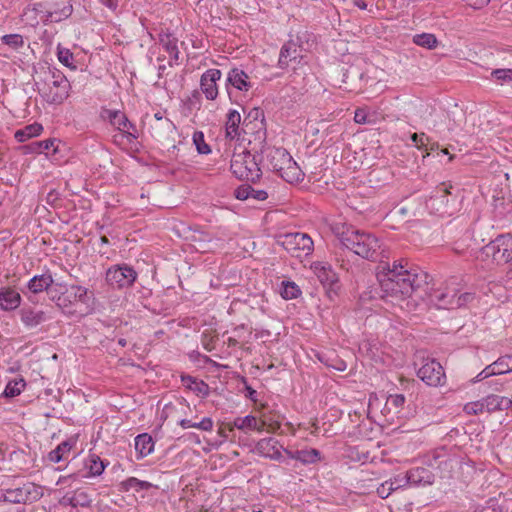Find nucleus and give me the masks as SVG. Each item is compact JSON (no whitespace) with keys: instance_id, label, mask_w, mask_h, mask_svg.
I'll return each instance as SVG.
<instances>
[{"instance_id":"obj_1","label":"nucleus","mask_w":512,"mask_h":512,"mask_svg":"<svg viewBox=\"0 0 512 512\" xmlns=\"http://www.w3.org/2000/svg\"><path fill=\"white\" fill-rule=\"evenodd\" d=\"M377 278L381 290V298L404 300L418 290L429 285L430 276L419 269L408 267L404 259L393 261L392 264L380 261L377 266Z\"/></svg>"},{"instance_id":"obj_2","label":"nucleus","mask_w":512,"mask_h":512,"mask_svg":"<svg viewBox=\"0 0 512 512\" xmlns=\"http://www.w3.org/2000/svg\"><path fill=\"white\" fill-rule=\"evenodd\" d=\"M335 234L344 248L361 258L369 261H383L385 251L381 241L374 234L346 225L336 227Z\"/></svg>"},{"instance_id":"obj_3","label":"nucleus","mask_w":512,"mask_h":512,"mask_svg":"<svg viewBox=\"0 0 512 512\" xmlns=\"http://www.w3.org/2000/svg\"><path fill=\"white\" fill-rule=\"evenodd\" d=\"M268 166L288 183L303 180L304 173L289 152L282 147H267L262 150Z\"/></svg>"},{"instance_id":"obj_4","label":"nucleus","mask_w":512,"mask_h":512,"mask_svg":"<svg viewBox=\"0 0 512 512\" xmlns=\"http://www.w3.org/2000/svg\"><path fill=\"white\" fill-rule=\"evenodd\" d=\"M43 82V87H38V90L47 103L61 104L68 97L70 83L62 72L49 70Z\"/></svg>"},{"instance_id":"obj_5","label":"nucleus","mask_w":512,"mask_h":512,"mask_svg":"<svg viewBox=\"0 0 512 512\" xmlns=\"http://www.w3.org/2000/svg\"><path fill=\"white\" fill-rule=\"evenodd\" d=\"M33 12L44 24L67 19L73 11L70 0H41L33 4Z\"/></svg>"},{"instance_id":"obj_6","label":"nucleus","mask_w":512,"mask_h":512,"mask_svg":"<svg viewBox=\"0 0 512 512\" xmlns=\"http://www.w3.org/2000/svg\"><path fill=\"white\" fill-rule=\"evenodd\" d=\"M230 169L232 173L240 180L255 182L262 176L256 156L248 150L234 153L231 159Z\"/></svg>"},{"instance_id":"obj_7","label":"nucleus","mask_w":512,"mask_h":512,"mask_svg":"<svg viewBox=\"0 0 512 512\" xmlns=\"http://www.w3.org/2000/svg\"><path fill=\"white\" fill-rule=\"evenodd\" d=\"M277 243L282 246L292 257L303 258L313 252L312 238L301 232L286 233L278 236Z\"/></svg>"},{"instance_id":"obj_8","label":"nucleus","mask_w":512,"mask_h":512,"mask_svg":"<svg viewBox=\"0 0 512 512\" xmlns=\"http://www.w3.org/2000/svg\"><path fill=\"white\" fill-rule=\"evenodd\" d=\"M481 252L486 257H490L497 265H512V234H500L495 239L485 245Z\"/></svg>"},{"instance_id":"obj_9","label":"nucleus","mask_w":512,"mask_h":512,"mask_svg":"<svg viewBox=\"0 0 512 512\" xmlns=\"http://www.w3.org/2000/svg\"><path fill=\"white\" fill-rule=\"evenodd\" d=\"M106 282L116 289L131 287L137 279V272L129 265H114L106 271Z\"/></svg>"},{"instance_id":"obj_10","label":"nucleus","mask_w":512,"mask_h":512,"mask_svg":"<svg viewBox=\"0 0 512 512\" xmlns=\"http://www.w3.org/2000/svg\"><path fill=\"white\" fill-rule=\"evenodd\" d=\"M43 496L41 486L28 482L21 487L8 489L4 492V502L20 504L35 502Z\"/></svg>"},{"instance_id":"obj_11","label":"nucleus","mask_w":512,"mask_h":512,"mask_svg":"<svg viewBox=\"0 0 512 512\" xmlns=\"http://www.w3.org/2000/svg\"><path fill=\"white\" fill-rule=\"evenodd\" d=\"M417 376L428 386L432 387L442 386L446 381L444 369L435 359H426L418 369Z\"/></svg>"},{"instance_id":"obj_12","label":"nucleus","mask_w":512,"mask_h":512,"mask_svg":"<svg viewBox=\"0 0 512 512\" xmlns=\"http://www.w3.org/2000/svg\"><path fill=\"white\" fill-rule=\"evenodd\" d=\"M450 189H452L451 184L441 183L436 188L433 195H431L429 199L426 201L427 208H429L432 212L440 215L451 214V211H449L448 209V196L452 195Z\"/></svg>"},{"instance_id":"obj_13","label":"nucleus","mask_w":512,"mask_h":512,"mask_svg":"<svg viewBox=\"0 0 512 512\" xmlns=\"http://www.w3.org/2000/svg\"><path fill=\"white\" fill-rule=\"evenodd\" d=\"M270 419L267 418L266 414H262L261 420H258L255 416L247 415L245 417H237L233 421V427L239 430H255L258 432L264 431L265 427H269V431H276L280 428V423L277 421L270 422Z\"/></svg>"},{"instance_id":"obj_14","label":"nucleus","mask_w":512,"mask_h":512,"mask_svg":"<svg viewBox=\"0 0 512 512\" xmlns=\"http://www.w3.org/2000/svg\"><path fill=\"white\" fill-rule=\"evenodd\" d=\"M426 295L431 304L439 309H455L456 302V289L445 288H429L428 285Z\"/></svg>"},{"instance_id":"obj_15","label":"nucleus","mask_w":512,"mask_h":512,"mask_svg":"<svg viewBox=\"0 0 512 512\" xmlns=\"http://www.w3.org/2000/svg\"><path fill=\"white\" fill-rule=\"evenodd\" d=\"M222 72L219 69H209L205 71L200 79L201 92L207 100H215L218 96L217 81L221 79Z\"/></svg>"},{"instance_id":"obj_16","label":"nucleus","mask_w":512,"mask_h":512,"mask_svg":"<svg viewBox=\"0 0 512 512\" xmlns=\"http://www.w3.org/2000/svg\"><path fill=\"white\" fill-rule=\"evenodd\" d=\"M100 116L103 120H108L117 130L127 133L128 137L136 138L134 134L129 132L130 129H135V126L128 120L123 112L119 110L102 109Z\"/></svg>"},{"instance_id":"obj_17","label":"nucleus","mask_w":512,"mask_h":512,"mask_svg":"<svg viewBox=\"0 0 512 512\" xmlns=\"http://www.w3.org/2000/svg\"><path fill=\"white\" fill-rule=\"evenodd\" d=\"M230 87L247 92L252 88L250 76L239 68H232L227 75L226 89L230 95Z\"/></svg>"},{"instance_id":"obj_18","label":"nucleus","mask_w":512,"mask_h":512,"mask_svg":"<svg viewBox=\"0 0 512 512\" xmlns=\"http://www.w3.org/2000/svg\"><path fill=\"white\" fill-rule=\"evenodd\" d=\"M283 449V446L272 437L263 438L256 444V450L260 455L276 461L282 460L281 450Z\"/></svg>"},{"instance_id":"obj_19","label":"nucleus","mask_w":512,"mask_h":512,"mask_svg":"<svg viewBox=\"0 0 512 512\" xmlns=\"http://www.w3.org/2000/svg\"><path fill=\"white\" fill-rule=\"evenodd\" d=\"M302 58L300 47L293 41H289L281 48L278 66L281 69H286L292 62L300 63Z\"/></svg>"},{"instance_id":"obj_20","label":"nucleus","mask_w":512,"mask_h":512,"mask_svg":"<svg viewBox=\"0 0 512 512\" xmlns=\"http://www.w3.org/2000/svg\"><path fill=\"white\" fill-rule=\"evenodd\" d=\"M158 38H159V43L162 45L164 50L170 56L168 64L170 66L179 65L180 64V57H179L180 52L177 47V42H178L177 38L174 37L173 35H171L170 33H164V32H161L158 35Z\"/></svg>"},{"instance_id":"obj_21","label":"nucleus","mask_w":512,"mask_h":512,"mask_svg":"<svg viewBox=\"0 0 512 512\" xmlns=\"http://www.w3.org/2000/svg\"><path fill=\"white\" fill-rule=\"evenodd\" d=\"M434 479V474L425 467L412 468L406 473V481H409V484L415 486L431 485L433 484Z\"/></svg>"},{"instance_id":"obj_22","label":"nucleus","mask_w":512,"mask_h":512,"mask_svg":"<svg viewBox=\"0 0 512 512\" xmlns=\"http://www.w3.org/2000/svg\"><path fill=\"white\" fill-rule=\"evenodd\" d=\"M21 322L27 328H35L47 320L46 313L32 307H23L20 311Z\"/></svg>"},{"instance_id":"obj_23","label":"nucleus","mask_w":512,"mask_h":512,"mask_svg":"<svg viewBox=\"0 0 512 512\" xmlns=\"http://www.w3.org/2000/svg\"><path fill=\"white\" fill-rule=\"evenodd\" d=\"M21 295L12 288H0V308L3 311H13L21 304Z\"/></svg>"},{"instance_id":"obj_24","label":"nucleus","mask_w":512,"mask_h":512,"mask_svg":"<svg viewBox=\"0 0 512 512\" xmlns=\"http://www.w3.org/2000/svg\"><path fill=\"white\" fill-rule=\"evenodd\" d=\"M283 451L288 455L289 458L298 460L303 464H313L320 461L321 459L320 451L314 448L296 451L283 449Z\"/></svg>"},{"instance_id":"obj_25","label":"nucleus","mask_w":512,"mask_h":512,"mask_svg":"<svg viewBox=\"0 0 512 512\" xmlns=\"http://www.w3.org/2000/svg\"><path fill=\"white\" fill-rule=\"evenodd\" d=\"M484 408L487 412H494L498 410H507L512 405V400L505 396L495 394L488 395L483 398Z\"/></svg>"},{"instance_id":"obj_26","label":"nucleus","mask_w":512,"mask_h":512,"mask_svg":"<svg viewBox=\"0 0 512 512\" xmlns=\"http://www.w3.org/2000/svg\"><path fill=\"white\" fill-rule=\"evenodd\" d=\"M53 282L54 280L50 273L35 275L29 280L27 288L30 292L38 294L47 290Z\"/></svg>"},{"instance_id":"obj_27","label":"nucleus","mask_w":512,"mask_h":512,"mask_svg":"<svg viewBox=\"0 0 512 512\" xmlns=\"http://www.w3.org/2000/svg\"><path fill=\"white\" fill-rule=\"evenodd\" d=\"M449 457L444 447L438 448L424 457L423 463L429 467L441 469L446 465Z\"/></svg>"},{"instance_id":"obj_28","label":"nucleus","mask_w":512,"mask_h":512,"mask_svg":"<svg viewBox=\"0 0 512 512\" xmlns=\"http://www.w3.org/2000/svg\"><path fill=\"white\" fill-rule=\"evenodd\" d=\"M182 384L196 395L205 397L209 394V386L202 380H198L190 375L181 376Z\"/></svg>"},{"instance_id":"obj_29","label":"nucleus","mask_w":512,"mask_h":512,"mask_svg":"<svg viewBox=\"0 0 512 512\" xmlns=\"http://www.w3.org/2000/svg\"><path fill=\"white\" fill-rule=\"evenodd\" d=\"M135 449L138 453V458L148 456L154 450L153 438L147 433L136 436Z\"/></svg>"},{"instance_id":"obj_30","label":"nucleus","mask_w":512,"mask_h":512,"mask_svg":"<svg viewBox=\"0 0 512 512\" xmlns=\"http://www.w3.org/2000/svg\"><path fill=\"white\" fill-rule=\"evenodd\" d=\"M241 122V115L237 110H230L227 114L225 124L226 137L231 140L239 135V124Z\"/></svg>"},{"instance_id":"obj_31","label":"nucleus","mask_w":512,"mask_h":512,"mask_svg":"<svg viewBox=\"0 0 512 512\" xmlns=\"http://www.w3.org/2000/svg\"><path fill=\"white\" fill-rule=\"evenodd\" d=\"M75 443L76 440L73 438L61 442L54 450L49 452V460L54 463L60 462L64 458L65 454L70 452Z\"/></svg>"},{"instance_id":"obj_32","label":"nucleus","mask_w":512,"mask_h":512,"mask_svg":"<svg viewBox=\"0 0 512 512\" xmlns=\"http://www.w3.org/2000/svg\"><path fill=\"white\" fill-rule=\"evenodd\" d=\"M43 130V127L39 123H33L25 126L23 129H19L15 132L14 137L18 142H25L28 139L38 136Z\"/></svg>"},{"instance_id":"obj_33","label":"nucleus","mask_w":512,"mask_h":512,"mask_svg":"<svg viewBox=\"0 0 512 512\" xmlns=\"http://www.w3.org/2000/svg\"><path fill=\"white\" fill-rule=\"evenodd\" d=\"M412 41L414 44L429 50H433L438 46V40L432 33L416 34L413 36Z\"/></svg>"},{"instance_id":"obj_34","label":"nucleus","mask_w":512,"mask_h":512,"mask_svg":"<svg viewBox=\"0 0 512 512\" xmlns=\"http://www.w3.org/2000/svg\"><path fill=\"white\" fill-rule=\"evenodd\" d=\"M490 365L492 367V373L495 375L509 373L512 371V355L502 356Z\"/></svg>"},{"instance_id":"obj_35","label":"nucleus","mask_w":512,"mask_h":512,"mask_svg":"<svg viewBox=\"0 0 512 512\" xmlns=\"http://www.w3.org/2000/svg\"><path fill=\"white\" fill-rule=\"evenodd\" d=\"M64 500L72 507H89L91 505L89 495L83 491H77L70 497L65 496Z\"/></svg>"},{"instance_id":"obj_36","label":"nucleus","mask_w":512,"mask_h":512,"mask_svg":"<svg viewBox=\"0 0 512 512\" xmlns=\"http://www.w3.org/2000/svg\"><path fill=\"white\" fill-rule=\"evenodd\" d=\"M179 425L184 429L197 428L203 431H211L213 428V421L209 417L203 418L200 422H192L188 419H182L179 422Z\"/></svg>"},{"instance_id":"obj_37","label":"nucleus","mask_w":512,"mask_h":512,"mask_svg":"<svg viewBox=\"0 0 512 512\" xmlns=\"http://www.w3.org/2000/svg\"><path fill=\"white\" fill-rule=\"evenodd\" d=\"M25 386L26 382L23 378L13 379L6 385L3 395L10 398L18 396L23 391Z\"/></svg>"},{"instance_id":"obj_38","label":"nucleus","mask_w":512,"mask_h":512,"mask_svg":"<svg viewBox=\"0 0 512 512\" xmlns=\"http://www.w3.org/2000/svg\"><path fill=\"white\" fill-rule=\"evenodd\" d=\"M86 467L89 469L90 475L99 476L103 473L105 464L99 456L93 454L86 461Z\"/></svg>"},{"instance_id":"obj_39","label":"nucleus","mask_w":512,"mask_h":512,"mask_svg":"<svg viewBox=\"0 0 512 512\" xmlns=\"http://www.w3.org/2000/svg\"><path fill=\"white\" fill-rule=\"evenodd\" d=\"M281 288V296L286 300L296 299L300 294V288L290 281H283Z\"/></svg>"},{"instance_id":"obj_40","label":"nucleus","mask_w":512,"mask_h":512,"mask_svg":"<svg viewBox=\"0 0 512 512\" xmlns=\"http://www.w3.org/2000/svg\"><path fill=\"white\" fill-rule=\"evenodd\" d=\"M126 489H134L135 491L149 490L153 487L150 482L139 480L135 477H130L124 481Z\"/></svg>"},{"instance_id":"obj_41","label":"nucleus","mask_w":512,"mask_h":512,"mask_svg":"<svg viewBox=\"0 0 512 512\" xmlns=\"http://www.w3.org/2000/svg\"><path fill=\"white\" fill-rule=\"evenodd\" d=\"M317 276L320 282L325 286H332L337 280L336 274L330 268L324 266L317 270Z\"/></svg>"},{"instance_id":"obj_42","label":"nucleus","mask_w":512,"mask_h":512,"mask_svg":"<svg viewBox=\"0 0 512 512\" xmlns=\"http://www.w3.org/2000/svg\"><path fill=\"white\" fill-rule=\"evenodd\" d=\"M491 78L501 85L512 82V69H494L491 72Z\"/></svg>"},{"instance_id":"obj_43","label":"nucleus","mask_w":512,"mask_h":512,"mask_svg":"<svg viewBox=\"0 0 512 512\" xmlns=\"http://www.w3.org/2000/svg\"><path fill=\"white\" fill-rule=\"evenodd\" d=\"M193 142L196 146L198 153L208 154L211 152L209 145L205 143L204 134L201 131H196L194 133Z\"/></svg>"},{"instance_id":"obj_44","label":"nucleus","mask_w":512,"mask_h":512,"mask_svg":"<svg viewBox=\"0 0 512 512\" xmlns=\"http://www.w3.org/2000/svg\"><path fill=\"white\" fill-rule=\"evenodd\" d=\"M57 56L59 62L62 63L64 66L75 68V66H73L74 56L69 49L58 47Z\"/></svg>"},{"instance_id":"obj_45","label":"nucleus","mask_w":512,"mask_h":512,"mask_svg":"<svg viewBox=\"0 0 512 512\" xmlns=\"http://www.w3.org/2000/svg\"><path fill=\"white\" fill-rule=\"evenodd\" d=\"M2 42L13 49H17L24 45L23 37L20 34H8L1 38Z\"/></svg>"},{"instance_id":"obj_46","label":"nucleus","mask_w":512,"mask_h":512,"mask_svg":"<svg viewBox=\"0 0 512 512\" xmlns=\"http://www.w3.org/2000/svg\"><path fill=\"white\" fill-rule=\"evenodd\" d=\"M71 289L74 291V298L77 301H79L83 304L89 303L90 296H89V292H88L87 288L80 286V285H73V286H71Z\"/></svg>"},{"instance_id":"obj_47","label":"nucleus","mask_w":512,"mask_h":512,"mask_svg":"<svg viewBox=\"0 0 512 512\" xmlns=\"http://www.w3.org/2000/svg\"><path fill=\"white\" fill-rule=\"evenodd\" d=\"M54 144H55V140H53V139H47L44 141L33 142L31 144V149L33 152H36V153H46L51 148L54 147Z\"/></svg>"},{"instance_id":"obj_48","label":"nucleus","mask_w":512,"mask_h":512,"mask_svg":"<svg viewBox=\"0 0 512 512\" xmlns=\"http://www.w3.org/2000/svg\"><path fill=\"white\" fill-rule=\"evenodd\" d=\"M411 140L419 150L427 151V145L430 141V138L424 133H413L411 135Z\"/></svg>"},{"instance_id":"obj_49","label":"nucleus","mask_w":512,"mask_h":512,"mask_svg":"<svg viewBox=\"0 0 512 512\" xmlns=\"http://www.w3.org/2000/svg\"><path fill=\"white\" fill-rule=\"evenodd\" d=\"M464 411L470 415H477L485 411L483 400L467 403L464 406Z\"/></svg>"},{"instance_id":"obj_50","label":"nucleus","mask_w":512,"mask_h":512,"mask_svg":"<svg viewBox=\"0 0 512 512\" xmlns=\"http://www.w3.org/2000/svg\"><path fill=\"white\" fill-rule=\"evenodd\" d=\"M253 192V187L247 184L240 185L234 191V195L239 200H248L251 198V193Z\"/></svg>"},{"instance_id":"obj_51","label":"nucleus","mask_w":512,"mask_h":512,"mask_svg":"<svg viewBox=\"0 0 512 512\" xmlns=\"http://www.w3.org/2000/svg\"><path fill=\"white\" fill-rule=\"evenodd\" d=\"M473 299H474V294H472V293L465 292V293L458 294V292L456 291V302L458 304L455 305V309L465 306L467 303L471 302Z\"/></svg>"},{"instance_id":"obj_52","label":"nucleus","mask_w":512,"mask_h":512,"mask_svg":"<svg viewBox=\"0 0 512 512\" xmlns=\"http://www.w3.org/2000/svg\"><path fill=\"white\" fill-rule=\"evenodd\" d=\"M392 485L393 483H388V481L382 483L377 489L378 495L383 499L387 498L394 491Z\"/></svg>"},{"instance_id":"obj_53","label":"nucleus","mask_w":512,"mask_h":512,"mask_svg":"<svg viewBox=\"0 0 512 512\" xmlns=\"http://www.w3.org/2000/svg\"><path fill=\"white\" fill-rule=\"evenodd\" d=\"M354 121L358 124H365L368 123V113L363 108L356 109L354 113Z\"/></svg>"},{"instance_id":"obj_54","label":"nucleus","mask_w":512,"mask_h":512,"mask_svg":"<svg viewBox=\"0 0 512 512\" xmlns=\"http://www.w3.org/2000/svg\"><path fill=\"white\" fill-rule=\"evenodd\" d=\"M388 483H393L392 487L394 488V491H395V490L409 484V481H406V474H405L404 476L398 475L395 478L388 480Z\"/></svg>"},{"instance_id":"obj_55","label":"nucleus","mask_w":512,"mask_h":512,"mask_svg":"<svg viewBox=\"0 0 512 512\" xmlns=\"http://www.w3.org/2000/svg\"><path fill=\"white\" fill-rule=\"evenodd\" d=\"M388 403L393 405L395 408H399L405 403V397L402 394L390 395Z\"/></svg>"},{"instance_id":"obj_56","label":"nucleus","mask_w":512,"mask_h":512,"mask_svg":"<svg viewBox=\"0 0 512 512\" xmlns=\"http://www.w3.org/2000/svg\"><path fill=\"white\" fill-rule=\"evenodd\" d=\"M208 236L205 234H200L199 238L194 237V241L199 244L197 249L208 251L210 247L208 246L207 242H210V239H207Z\"/></svg>"},{"instance_id":"obj_57","label":"nucleus","mask_w":512,"mask_h":512,"mask_svg":"<svg viewBox=\"0 0 512 512\" xmlns=\"http://www.w3.org/2000/svg\"><path fill=\"white\" fill-rule=\"evenodd\" d=\"M493 375H495V374L492 373V367H491V365H488L475 377L473 382L475 383L478 381H482V380H484L490 376H493Z\"/></svg>"},{"instance_id":"obj_58","label":"nucleus","mask_w":512,"mask_h":512,"mask_svg":"<svg viewBox=\"0 0 512 512\" xmlns=\"http://www.w3.org/2000/svg\"><path fill=\"white\" fill-rule=\"evenodd\" d=\"M268 198V193L265 190H258L253 188V192L251 193V198L256 201H264Z\"/></svg>"},{"instance_id":"obj_59","label":"nucleus","mask_w":512,"mask_h":512,"mask_svg":"<svg viewBox=\"0 0 512 512\" xmlns=\"http://www.w3.org/2000/svg\"><path fill=\"white\" fill-rule=\"evenodd\" d=\"M259 117L264 118V113L259 108L252 109L248 114V118H253L254 120H257Z\"/></svg>"},{"instance_id":"obj_60","label":"nucleus","mask_w":512,"mask_h":512,"mask_svg":"<svg viewBox=\"0 0 512 512\" xmlns=\"http://www.w3.org/2000/svg\"><path fill=\"white\" fill-rule=\"evenodd\" d=\"M103 4L109 7L110 9H115L117 7L116 0H103Z\"/></svg>"},{"instance_id":"obj_61","label":"nucleus","mask_w":512,"mask_h":512,"mask_svg":"<svg viewBox=\"0 0 512 512\" xmlns=\"http://www.w3.org/2000/svg\"><path fill=\"white\" fill-rule=\"evenodd\" d=\"M57 305L61 308H66L68 307V304H67V299L65 297H59L58 298V302H57Z\"/></svg>"},{"instance_id":"obj_62","label":"nucleus","mask_w":512,"mask_h":512,"mask_svg":"<svg viewBox=\"0 0 512 512\" xmlns=\"http://www.w3.org/2000/svg\"><path fill=\"white\" fill-rule=\"evenodd\" d=\"M200 97H201V93L197 90H194L193 93H192V96L190 98V101L192 102L193 100H197L199 101L200 100Z\"/></svg>"},{"instance_id":"obj_63","label":"nucleus","mask_w":512,"mask_h":512,"mask_svg":"<svg viewBox=\"0 0 512 512\" xmlns=\"http://www.w3.org/2000/svg\"><path fill=\"white\" fill-rule=\"evenodd\" d=\"M356 5L362 10H365L367 8V4L363 0L356 1Z\"/></svg>"},{"instance_id":"obj_64","label":"nucleus","mask_w":512,"mask_h":512,"mask_svg":"<svg viewBox=\"0 0 512 512\" xmlns=\"http://www.w3.org/2000/svg\"><path fill=\"white\" fill-rule=\"evenodd\" d=\"M248 390V397L252 400H254V395L256 394V391L250 387L247 388Z\"/></svg>"}]
</instances>
